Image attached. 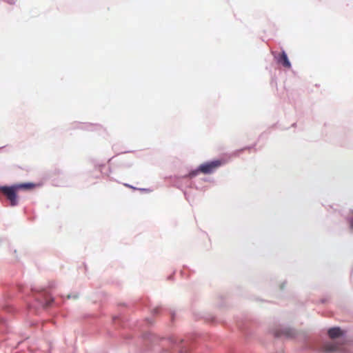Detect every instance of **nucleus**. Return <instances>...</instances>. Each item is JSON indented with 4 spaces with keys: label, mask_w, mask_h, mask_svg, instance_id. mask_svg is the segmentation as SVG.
Listing matches in <instances>:
<instances>
[{
    "label": "nucleus",
    "mask_w": 353,
    "mask_h": 353,
    "mask_svg": "<svg viewBox=\"0 0 353 353\" xmlns=\"http://www.w3.org/2000/svg\"><path fill=\"white\" fill-rule=\"evenodd\" d=\"M279 62L281 63L285 68H290L291 63L288 60V56L285 52H283L279 57Z\"/></svg>",
    "instance_id": "20e7f679"
},
{
    "label": "nucleus",
    "mask_w": 353,
    "mask_h": 353,
    "mask_svg": "<svg viewBox=\"0 0 353 353\" xmlns=\"http://www.w3.org/2000/svg\"><path fill=\"white\" fill-rule=\"evenodd\" d=\"M350 227L352 229H353V219L350 222Z\"/></svg>",
    "instance_id": "9b49d317"
},
{
    "label": "nucleus",
    "mask_w": 353,
    "mask_h": 353,
    "mask_svg": "<svg viewBox=\"0 0 353 353\" xmlns=\"http://www.w3.org/2000/svg\"><path fill=\"white\" fill-rule=\"evenodd\" d=\"M6 1L10 4H14L16 3L17 0H6Z\"/></svg>",
    "instance_id": "6e6552de"
},
{
    "label": "nucleus",
    "mask_w": 353,
    "mask_h": 353,
    "mask_svg": "<svg viewBox=\"0 0 353 353\" xmlns=\"http://www.w3.org/2000/svg\"><path fill=\"white\" fill-rule=\"evenodd\" d=\"M140 191L141 192H150V190L149 189H146V188H143V189H139Z\"/></svg>",
    "instance_id": "1a4fd4ad"
},
{
    "label": "nucleus",
    "mask_w": 353,
    "mask_h": 353,
    "mask_svg": "<svg viewBox=\"0 0 353 353\" xmlns=\"http://www.w3.org/2000/svg\"><path fill=\"white\" fill-rule=\"evenodd\" d=\"M53 301L52 299H50L49 300H47L45 303V307H50L51 305V303Z\"/></svg>",
    "instance_id": "0eeeda50"
},
{
    "label": "nucleus",
    "mask_w": 353,
    "mask_h": 353,
    "mask_svg": "<svg viewBox=\"0 0 353 353\" xmlns=\"http://www.w3.org/2000/svg\"><path fill=\"white\" fill-rule=\"evenodd\" d=\"M200 172L199 170V168L196 170H194V171H192L189 173V176L190 178H192L194 176H195L196 175H197V174Z\"/></svg>",
    "instance_id": "423d86ee"
},
{
    "label": "nucleus",
    "mask_w": 353,
    "mask_h": 353,
    "mask_svg": "<svg viewBox=\"0 0 353 353\" xmlns=\"http://www.w3.org/2000/svg\"><path fill=\"white\" fill-rule=\"evenodd\" d=\"M323 350L324 352L329 353V352H334L336 351H339L341 350V348L339 347L334 343L332 342V343H325L323 347Z\"/></svg>",
    "instance_id": "7ed1b4c3"
},
{
    "label": "nucleus",
    "mask_w": 353,
    "mask_h": 353,
    "mask_svg": "<svg viewBox=\"0 0 353 353\" xmlns=\"http://www.w3.org/2000/svg\"><path fill=\"white\" fill-rule=\"evenodd\" d=\"M221 163H222L220 160H216L201 164L199 166L200 172H202L203 174H210L213 172L219 166H221Z\"/></svg>",
    "instance_id": "f03ea898"
},
{
    "label": "nucleus",
    "mask_w": 353,
    "mask_h": 353,
    "mask_svg": "<svg viewBox=\"0 0 353 353\" xmlns=\"http://www.w3.org/2000/svg\"><path fill=\"white\" fill-rule=\"evenodd\" d=\"M342 334V331L339 327H333L328 330V335L331 339H336Z\"/></svg>",
    "instance_id": "39448f33"
},
{
    "label": "nucleus",
    "mask_w": 353,
    "mask_h": 353,
    "mask_svg": "<svg viewBox=\"0 0 353 353\" xmlns=\"http://www.w3.org/2000/svg\"><path fill=\"white\" fill-rule=\"evenodd\" d=\"M35 186L36 185L33 183H18L11 186H0V192L7 199L11 206H15L19 203L18 192L21 190H32Z\"/></svg>",
    "instance_id": "f257e3e1"
},
{
    "label": "nucleus",
    "mask_w": 353,
    "mask_h": 353,
    "mask_svg": "<svg viewBox=\"0 0 353 353\" xmlns=\"http://www.w3.org/2000/svg\"><path fill=\"white\" fill-rule=\"evenodd\" d=\"M125 186H127V187H128V188H132V189H133V190H136V189H137L136 188H134V187H133V186H132V185H128V184H125Z\"/></svg>",
    "instance_id": "9d476101"
}]
</instances>
